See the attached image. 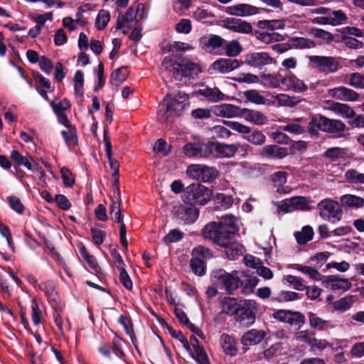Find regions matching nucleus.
I'll return each mask as SVG.
<instances>
[{
    "label": "nucleus",
    "instance_id": "obj_3",
    "mask_svg": "<svg viewBox=\"0 0 364 364\" xmlns=\"http://www.w3.org/2000/svg\"><path fill=\"white\" fill-rule=\"evenodd\" d=\"M212 195L210 188L200 183H193L186 188L183 198L186 204L203 205L210 200Z\"/></svg>",
    "mask_w": 364,
    "mask_h": 364
},
{
    "label": "nucleus",
    "instance_id": "obj_64",
    "mask_svg": "<svg viewBox=\"0 0 364 364\" xmlns=\"http://www.w3.org/2000/svg\"><path fill=\"white\" fill-rule=\"evenodd\" d=\"M7 200L10 207L17 213L22 214L24 212V205L18 197L11 196L7 198Z\"/></svg>",
    "mask_w": 364,
    "mask_h": 364
},
{
    "label": "nucleus",
    "instance_id": "obj_34",
    "mask_svg": "<svg viewBox=\"0 0 364 364\" xmlns=\"http://www.w3.org/2000/svg\"><path fill=\"white\" fill-rule=\"evenodd\" d=\"M330 109L336 113L339 114L348 119H351L355 115V111L348 105L346 104L331 102L330 104Z\"/></svg>",
    "mask_w": 364,
    "mask_h": 364
},
{
    "label": "nucleus",
    "instance_id": "obj_33",
    "mask_svg": "<svg viewBox=\"0 0 364 364\" xmlns=\"http://www.w3.org/2000/svg\"><path fill=\"white\" fill-rule=\"evenodd\" d=\"M314 232L311 226L305 225L301 231L295 232L294 235L296 242L300 245H304L313 240Z\"/></svg>",
    "mask_w": 364,
    "mask_h": 364
},
{
    "label": "nucleus",
    "instance_id": "obj_5",
    "mask_svg": "<svg viewBox=\"0 0 364 364\" xmlns=\"http://www.w3.org/2000/svg\"><path fill=\"white\" fill-rule=\"evenodd\" d=\"M186 174L188 177L203 183H211L219 176L216 168L205 164H191L188 166Z\"/></svg>",
    "mask_w": 364,
    "mask_h": 364
},
{
    "label": "nucleus",
    "instance_id": "obj_51",
    "mask_svg": "<svg viewBox=\"0 0 364 364\" xmlns=\"http://www.w3.org/2000/svg\"><path fill=\"white\" fill-rule=\"evenodd\" d=\"M347 154V150L340 147H331L328 149L323 156L329 159L331 161H335L338 159H343Z\"/></svg>",
    "mask_w": 364,
    "mask_h": 364
},
{
    "label": "nucleus",
    "instance_id": "obj_16",
    "mask_svg": "<svg viewBox=\"0 0 364 364\" xmlns=\"http://www.w3.org/2000/svg\"><path fill=\"white\" fill-rule=\"evenodd\" d=\"M199 210L195 205L186 203L181 205L176 210L177 218L186 224L193 223L197 220Z\"/></svg>",
    "mask_w": 364,
    "mask_h": 364
},
{
    "label": "nucleus",
    "instance_id": "obj_18",
    "mask_svg": "<svg viewBox=\"0 0 364 364\" xmlns=\"http://www.w3.org/2000/svg\"><path fill=\"white\" fill-rule=\"evenodd\" d=\"M240 280L241 282V294L249 295L253 293L255 288L259 282L257 276L252 275L250 270L240 272Z\"/></svg>",
    "mask_w": 364,
    "mask_h": 364
},
{
    "label": "nucleus",
    "instance_id": "obj_63",
    "mask_svg": "<svg viewBox=\"0 0 364 364\" xmlns=\"http://www.w3.org/2000/svg\"><path fill=\"white\" fill-rule=\"evenodd\" d=\"M200 93L208 97L210 100L213 101H218L223 100V94L220 91L218 88H205V90H200Z\"/></svg>",
    "mask_w": 364,
    "mask_h": 364
},
{
    "label": "nucleus",
    "instance_id": "obj_10",
    "mask_svg": "<svg viewBox=\"0 0 364 364\" xmlns=\"http://www.w3.org/2000/svg\"><path fill=\"white\" fill-rule=\"evenodd\" d=\"M223 26L235 33L250 34L253 28L250 23L238 18H226L222 21Z\"/></svg>",
    "mask_w": 364,
    "mask_h": 364
},
{
    "label": "nucleus",
    "instance_id": "obj_59",
    "mask_svg": "<svg viewBox=\"0 0 364 364\" xmlns=\"http://www.w3.org/2000/svg\"><path fill=\"white\" fill-rule=\"evenodd\" d=\"M284 279L289 284L293 286L295 290L303 291L306 288L304 280L301 277L289 274L285 276Z\"/></svg>",
    "mask_w": 364,
    "mask_h": 364
},
{
    "label": "nucleus",
    "instance_id": "obj_32",
    "mask_svg": "<svg viewBox=\"0 0 364 364\" xmlns=\"http://www.w3.org/2000/svg\"><path fill=\"white\" fill-rule=\"evenodd\" d=\"M220 302L223 307L222 312H225L226 314L230 316H235L240 306L243 303L242 301H238L237 299L232 297H224Z\"/></svg>",
    "mask_w": 364,
    "mask_h": 364
},
{
    "label": "nucleus",
    "instance_id": "obj_17",
    "mask_svg": "<svg viewBox=\"0 0 364 364\" xmlns=\"http://www.w3.org/2000/svg\"><path fill=\"white\" fill-rule=\"evenodd\" d=\"M329 118L318 114L311 117L308 124V132L311 136H318V131L327 132Z\"/></svg>",
    "mask_w": 364,
    "mask_h": 364
},
{
    "label": "nucleus",
    "instance_id": "obj_31",
    "mask_svg": "<svg viewBox=\"0 0 364 364\" xmlns=\"http://www.w3.org/2000/svg\"><path fill=\"white\" fill-rule=\"evenodd\" d=\"M220 341L222 348L225 354L230 356L237 355V348L236 346V341L232 336L227 333H223L220 337Z\"/></svg>",
    "mask_w": 364,
    "mask_h": 364
},
{
    "label": "nucleus",
    "instance_id": "obj_20",
    "mask_svg": "<svg viewBox=\"0 0 364 364\" xmlns=\"http://www.w3.org/2000/svg\"><path fill=\"white\" fill-rule=\"evenodd\" d=\"M242 109L231 104H222L215 106L213 112L217 115L223 117L232 118L242 116Z\"/></svg>",
    "mask_w": 364,
    "mask_h": 364
},
{
    "label": "nucleus",
    "instance_id": "obj_8",
    "mask_svg": "<svg viewBox=\"0 0 364 364\" xmlns=\"http://www.w3.org/2000/svg\"><path fill=\"white\" fill-rule=\"evenodd\" d=\"M274 318L290 326H297L300 328L306 322L305 316L300 311L279 309L272 314Z\"/></svg>",
    "mask_w": 364,
    "mask_h": 364
},
{
    "label": "nucleus",
    "instance_id": "obj_44",
    "mask_svg": "<svg viewBox=\"0 0 364 364\" xmlns=\"http://www.w3.org/2000/svg\"><path fill=\"white\" fill-rule=\"evenodd\" d=\"M223 49L225 50V54L228 57H236L242 51V45L237 40H232L229 42L226 41Z\"/></svg>",
    "mask_w": 364,
    "mask_h": 364
},
{
    "label": "nucleus",
    "instance_id": "obj_52",
    "mask_svg": "<svg viewBox=\"0 0 364 364\" xmlns=\"http://www.w3.org/2000/svg\"><path fill=\"white\" fill-rule=\"evenodd\" d=\"M336 42H343L345 45L350 49H359L363 48V43L358 39L346 36H336Z\"/></svg>",
    "mask_w": 364,
    "mask_h": 364
},
{
    "label": "nucleus",
    "instance_id": "obj_4",
    "mask_svg": "<svg viewBox=\"0 0 364 364\" xmlns=\"http://www.w3.org/2000/svg\"><path fill=\"white\" fill-rule=\"evenodd\" d=\"M223 124L240 134H245L244 138L253 145H262L266 141V136L261 131H259L257 129L252 131V129L250 127L233 121L224 120Z\"/></svg>",
    "mask_w": 364,
    "mask_h": 364
},
{
    "label": "nucleus",
    "instance_id": "obj_15",
    "mask_svg": "<svg viewBox=\"0 0 364 364\" xmlns=\"http://www.w3.org/2000/svg\"><path fill=\"white\" fill-rule=\"evenodd\" d=\"M282 85L285 87L286 90H292L295 92H304L308 90L304 82L290 71L282 77Z\"/></svg>",
    "mask_w": 364,
    "mask_h": 364
},
{
    "label": "nucleus",
    "instance_id": "obj_47",
    "mask_svg": "<svg viewBox=\"0 0 364 364\" xmlns=\"http://www.w3.org/2000/svg\"><path fill=\"white\" fill-rule=\"evenodd\" d=\"M111 200L112 203L109 206V212L112 219L115 223H121L123 221V215L120 208V201L117 198L114 200L113 198H111Z\"/></svg>",
    "mask_w": 364,
    "mask_h": 364
},
{
    "label": "nucleus",
    "instance_id": "obj_56",
    "mask_svg": "<svg viewBox=\"0 0 364 364\" xmlns=\"http://www.w3.org/2000/svg\"><path fill=\"white\" fill-rule=\"evenodd\" d=\"M309 200L307 198L304 196H296L292 197L290 199V203L291 206L294 208L301 210H309L310 208L309 207Z\"/></svg>",
    "mask_w": 364,
    "mask_h": 364
},
{
    "label": "nucleus",
    "instance_id": "obj_19",
    "mask_svg": "<svg viewBox=\"0 0 364 364\" xmlns=\"http://www.w3.org/2000/svg\"><path fill=\"white\" fill-rule=\"evenodd\" d=\"M329 95L341 101L355 102L358 100L359 94L344 86H339L328 90Z\"/></svg>",
    "mask_w": 364,
    "mask_h": 364
},
{
    "label": "nucleus",
    "instance_id": "obj_35",
    "mask_svg": "<svg viewBox=\"0 0 364 364\" xmlns=\"http://www.w3.org/2000/svg\"><path fill=\"white\" fill-rule=\"evenodd\" d=\"M68 131L63 130L61 132V135L64 139L67 146L71 150L74 146L78 144L77 132L75 127H67Z\"/></svg>",
    "mask_w": 364,
    "mask_h": 364
},
{
    "label": "nucleus",
    "instance_id": "obj_55",
    "mask_svg": "<svg viewBox=\"0 0 364 364\" xmlns=\"http://www.w3.org/2000/svg\"><path fill=\"white\" fill-rule=\"evenodd\" d=\"M311 33L314 37L323 39V40L326 41L327 43H331L333 41H336V40L337 39L336 36H334L330 32L326 31L321 28H311Z\"/></svg>",
    "mask_w": 364,
    "mask_h": 364
},
{
    "label": "nucleus",
    "instance_id": "obj_41",
    "mask_svg": "<svg viewBox=\"0 0 364 364\" xmlns=\"http://www.w3.org/2000/svg\"><path fill=\"white\" fill-rule=\"evenodd\" d=\"M303 297V294L291 291H281L273 300L279 303L289 302L300 299Z\"/></svg>",
    "mask_w": 364,
    "mask_h": 364
},
{
    "label": "nucleus",
    "instance_id": "obj_21",
    "mask_svg": "<svg viewBox=\"0 0 364 364\" xmlns=\"http://www.w3.org/2000/svg\"><path fill=\"white\" fill-rule=\"evenodd\" d=\"M324 283L333 291H346L352 287L351 283L347 279L341 278L338 275L328 276Z\"/></svg>",
    "mask_w": 364,
    "mask_h": 364
},
{
    "label": "nucleus",
    "instance_id": "obj_28",
    "mask_svg": "<svg viewBox=\"0 0 364 364\" xmlns=\"http://www.w3.org/2000/svg\"><path fill=\"white\" fill-rule=\"evenodd\" d=\"M38 288L44 292L49 301L58 304L59 296L55 291V284L53 280H48L38 284Z\"/></svg>",
    "mask_w": 364,
    "mask_h": 364
},
{
    "label": "nucleus",
    "instance_id": "obj_53",
    "mask_svg": "<svg viewBox=\"0 0 364 364\" xmlns=\"http://www.w3.org/2000/svg\"><path fill=\"white\" fill-rule=\"evenodd\" d=\"M31 75L36 82L43 88L47 90L49 92H53L54 90V87H51L50 81L48 78H46L38 71L32 70Z\"/></svg>",
    "mask_w": 364,
    "mask_h": 364
},
{
    "label": "nucleus",
    "instance_id": "obj_11",
    "mask_svg": "<svg viewBox=\"0 0 364 364\" xmlns=\"http://www.w3.org/2000/svg\"><path fill=\"white\" fill-rule=\"evenodd\" d=\"M244 63L250 67L262 68L265 65L276 63V60L267 52H254L245 56Z\"/></svg>",
    "mask_w": 364,
    "mask_h": 364
},
{
    "label": "nucleus",
    "instance_id": "obj_9",
    "mask_svg": "<svg viewBox=\"0 0 364 364\" xmlns=\"http://www.w3.org/2000/svg\"><path fill=\"white\" fill-rule=\"evenodd\" d=\"M212 146H210L211 154L215 151L218 157L221 158H231L233 157L239 149L244 151L247 150L249 146L247 144H225L218 141H209Z\"/></svg>",
    "mask_w": 364,
    "mask_h": 364
},
{
    "label": "nucleus",
    "instance_id": "obj_22",
    "mask_svg": "<svg viewBox=\"0 0 364 364\" xmlns=\"http://www.w3.org/2000/svg\"><path fill=\"white\" fill-rule=\"evenodd\" d=\"M257 11L258 8L247 4H239L237 5L228 6L225 9L227 14L237 16H251L257 14Z\"/></svg>",
    "mask_w": 364,
    "mask_h": 364
},
{
    "label": "nucleus",
    "instance_id": "obj_27",
    "mask_svg": "<svg viewBox=\"0 0 364 364\" xmlns=\"http://www.w3.org/2000/svg\"><path fill=\"white\" fill-rule=\"evenodd\" d=\"M241 117L256 125L264 124L267 121V117L262 112L247 108L242 109Z\"/></svg>",
    "mask_w": 364,
    "mask_h": 364
},
{
    "label": "nucleus",
    "instance_id": "obj_13",
    "mask_svg": "<svg viewBox=\"0 0 364 364\" xmlns=\"http://www.w3.org/2000/svg\"><path fill=\"white\" fill-rule=\"evenodd\" d=\"M200 43L203 44V48L206 52L211 54H221V50L223 49L226 40L221 36L215 34H210L208 38L200 39Z\"/></svg>",
    "mask_w": 364,
    "mask_h": 364
},
{
    "label": "nucleus",
    "instance_id": "obj_30",
    "mask_svg": "<svg viewBox=\"0 0 364 364\" xmlns=\"http://www.w3.org/2000/svg\"><path fill=\"white\" fill-rule=\"evenodd\" d=\"M229 273L224 269H218L213 270L211 273V282L213 285L218 288L225 289L226 291Z\"/></svg>",
    "mask_w": 364,
    "mask_h": 364
},
{
    "label": "nucleus",
    "instance_id": "obj_42",
    "mask_svg": "<svg viewBox=\"0 0 364 364\" xmlns=\"http://www.w3.org/2000/svg\"><path fill=\"white\" fill-rule=\"evenodd\" d=\"M257 26L261 29H269L274 31L276 29H283L285 26L284 20H260L257 22Z\"/></svg>",
    "mask_w": 364,
    "mask_h": 364
},
{
    "label": "nucleus",
    "instance_id": "obj_57",
    "mask_svg": "<svg viewBox=\"0 0 364 364\" xmlns=\"http://www.w3.org/2000/svg\"><path fill=\"white\" fill-rule=\"evenodd\" d=\"M276 100L279 105L289 107H294L300 102L298 97H290L286 94L277 95Z\"/></svg>",
    "mask_w": 364,
    "mask_h": 364
},
{
    "label": "nucleus",
    "instance_id": "obj_14",
    "mask_svg": "<svg viewBox=\"0 0 364 364\" xmlns=\"http://www.w3.org/2000/svg\"><path fill=\"white\" fill-rule=\"evenodd\" d=\"M309 59L321 70H327L330 73H336L340 68L339 62L333 57L312 55Z\"/></svg>",
    "mask_w": 364,
    "mask_h": 364
},
{
    "label": "nucleus",
    "instance_id": "obj_24",
    "mask_svg": "<svg viewBox=\"0 0 364 364\" xmlns=\"http://www.w3.org/2000/svg\"><path fill=\"white\" fill-rule=\"evenodd\" d=\"M263 330L251 329L245 333L241 338V343L244 346H251L260 343L265 337Z\"/></svg>",
    "mask_w": 364,
    "mask_h": 364
},
{
    "label": "nucleus",
    "instance_id": "obj_37",
    "mask_svg": "<svg viewBox=\"0 0 364 364\" xmlns=\"http://www.w3.org/2000/svg\"><path fill=\"white\" fill-rule=\"evenodd\" d=\"M341 202L350 208H360L364 207V198L351 194H346L341 197Z\"/></svg>",
    "mask_w": 364,
    "mask_h": 364
},
{
    "label": "nucleus",
    "instance_id": "obj_29",
    "mask_svg": "<svg viewBox=\"0 0 364 364\" xmlns=\"http://www.w3.org/2000/svg\"><path fill=\"white\" fill-rule=\"evenodd\" d=\"M144 9V4H138L136 9L131 6L127 10L125 15L123 16L125 18L126 26L127 28H131L132 23L134 21H137L142 18Z\"/></svg>",
    "mask_w": 364,
    "mask_h": 364
},
{
    "label": "nucleus",
    "instance_id": "obj_26",
    "mask_svg": "<svg viewBox=\"0 0 364 364\" xmlns=\"http://www.w3.org/2000/svg\"><path fill=\"white\" fill-rule=\"evenodd\" d=\"M185 106L186 105H183V102H180L176 98H170L165 105H162V107H164V111L161 115L160 120L163 122L168 121L174 112L183 109Z\"/></svg>",
    "mask_w": 364,
    "mask_h": 364
},
{
    "label": "nucleus",
    "instance_id": "obj_49",
    "mask_svg": "<svg viewBox=\"0 0 364 364\" xmlns=\"http://www.w3.org/2000/svg\"><path fill=\"white\" fill-rule=\"evenodd\" d=\"M110 20V13L105 9L99 11L95 19V27L98 31L104 30Z\"/></svg>",
    "mask_w": 364,
    "mask_h": 364
},
{
    "label": "nucleus",
    "instance_id": "obj_39",
    "mask_svg": "<svg viewBox=\"0 0 364 364\" xmlns=\"http://www.w3.org/2000/svg\"><path fill=\"white\" fill-rule=\"evenodd\" d=\"M346 129V126L341 120L329 119L326 133L337 134L338 137H344L346 134L343 132Z\"/></svg>",
    "mask_w": 364,
    "mask_h": 364
},
{
    "label": "nucleus",
    "instance_id": "obj_45",
    "mask_svg": "<svg viewBox=\"0 0 364 364\" xmlns=\"http://www.w3.org/2000/svg\"><path fill=\"white\" fill-rule=\"evenodd\" d=\"M307 316L311 328L318 331H323L327 328L328 323L327 321L317 316L316 314L311 311L308 312Z\"/></svg>",
    "mask_w": 364,
    "mask_h": 364
},
{
    "label": "nucleus",
    "instance_id": "obj_43",
    "mask_svg": "<svg viewBox=\"0 0 364 364\" xmlns=\"http://www.w3.org/2000/svg\"><path fill=\"white\" fill-rule=\"evenodd\" d=\"M191 271L198 276H203L206 273V265L203 259L194 257L190 260Z\"/></svg>",
    "mask_w": 364,
    "mask_h": 364
},
{
    "label": "nucleus",
    "instance_id": "obj_61",
    "mask_svg": "<svg viewBox=\"0 0 364 364\" xmlns=\"http://www.w3.org/2000/svg\"><path fill=\"white\" fill-rule=\"evenodd\" d=\"M192 255L194 257H200L202 259H210L213 257V255L210 249L208 247L198 245L196 247H194L192 250Z\"/></svg>",
    "mask_w": 364,
    "mask_h": 364
},
{
    "label": "nucleus",
    "instance_id": "obj_50",
    "mask_svg": "<svg viewBox=\"0 0 364 364\" xmlns=\"http://www.w3.org/2000/svg\"><path fill=\"white\" fill-rule=\"evenodd\" d=\"M344 176L347 182L350 184H364V173H360L355 169H348Z\"/></svg>",
    "mask_w": 364,
    "mask_h": 364
},
{
    "label": "nucleus",
    "instance_id": "obj_36",
    "mask_svg": "<svg viewBox=\"0 0 364 364\" xmlns=\"http://www.w3.org/2000/svg\"><path fill=\"white\" fill-rule=\"evenodd\" d=\"M283 76L280 73H278L277 75L273 74H265L262 73L260 75V77L262 79V83L269 87L272 88H277L282 84V77Z\"/></svg>",
    "mask_w": 364,
    "mask_h": 364
},
{
    "label": "nucleus",
    "instance_id": "obj_38",
    "mask_svg": "<svg viewBox=\"0 0 364 364\" xmlns=\"http://www.w3.org/2000/svg\"><path fill=\"white\" fill-rule=\"evenodd\" d=\"M240 277V272L235 270L232 271L231 273H229L226 288V292L228 294H234L235 291L240 288L241 286Z\"/></svg>",
    "mask_w": 364,
    "mask_h": 364
},
{
    "label": "nucleus",
    "instance_id": "obj_54",
    "mask_svg": "<svg viewBox=\"0 0 364 364\" xmlns=\"http://www.w3.org/2000/svg\"><path fill=\"white\" fill-rule=\"evenodd\" d=\"M184 236V233L178 229H173L169 231V232L165 235L162 240L166 245L171 243L177 242L180 241Z\"/></svg>",
    "mask_w": 364,
    "mask_h": 364
},
{
    "label": "nucleus",
    "instance_id": "obj_40",
    "mask_svg": "<svg viewBox=\"0 0 364 364\" xmlns=\"http://www.w3.org/2000/svg\"><path fill=\"white\" fill-rule=\"evenodd\" d=\"M289 39L291 42V49H306L314 48L316 46L315 42L309 38L303 37H291Z\"/></svg>",
    "mask_w": 364,
    "mask_h": 364
},
{
    "label": "nucleus",
    "instance_id": "obj_60",
    "mask_svg": "<svg viewBox=\"0 0 364 364\" xmlns=\"http://www.w3.org/2000/svg\"><path fill=\"white\" fill-rule=\"evenodd\" d=\"M244 95L250 102L256 105H264L265 103V98L259 95V92L256 90H247L245 92Z\"/></svg>",
    "mask_w": 364,
    "mask_h": 364
},
{
    "label": "nucleus",
    "instance_id": "obj_62",
    "mask_svg": "<svg viewBox=\"0 0 364 364\" xmlns=\"http://www.w3.org/2000/svg\"><path fill=\"white\" fill-rule=\"evenodd\" d=\"M348 84L355 88L364 89V73H353L350 74Z\"/></svg>",
    "mask_w": 364,
    "mask_h": 364
},
{
    "label": "nucleus",
    "instance_id": "obj_7",
    "mask_svg": "<svg viewBox=\"0 0 364 364\" xmlns=\"http://www.w3.org/2000/svg\"><path fill=\"white\" fill-rule=\"evenodd\" d=\"M256 302L253 300H244L235 316V321L244 327H250L256 319Z\"/></svg>",
    "mask_w": 364,
    "mask_h": 364
},
{
    "label": "nucleus",
    "instance_id": "obj_25",
    "mask_svg": "<svg viewBox=\"0 0 364 364\" xmlns=\"http://www.w3.org/2000/svg\"><path fill=\"white\" fill-rule=\"evenodd\" d=\"M240 64L241 63L237 59L220 58L212 64V67L221 73H227L239 68Z\"/></svg>",
    "mask_w": 364,
    "mask_h": 364
},
{
    "label": "nucleus",
    "instance_id": "obj_1",
    "mask_svg": "<svg viewBox=\"0 0 364 364\" xmlns=\"http://www.w3.org/2000/svg\"><path fill=\"white\" fill-rule=\"evenodd\" d=\"M237 228L232 216L223 217L219 222L208 223L202 230L205 239L225 248L226 257L234 260L242 255V248L237 242L232 241Z\"/></svg>",
    "mask_w": 364,
    "mask_h": 364
},
{
    "label": "nucleus",
    "instance_id": "obj_48",
    "mask_svg": "<svg viewBox=\"0 0 364 364\" xmlns=\"http://www.w3.org/2000/svg\"><path fill=\"white\" fill-rule=\"evenodd\" d=\"M79 252L81 257L87 264V265L95 272H97L99 265L94 256L91 255L88 252L85 245H82L79 247Z\"/></svg>",
    "mask_w": 364,
    "mask_h": 364
},
{
    "label": "nucleus",
    "instance_id": "obj_58",
    "mask_svg": "<svg viewBox=\"0 0 364 364\" xmlns=\"http://www.w3.org/2000/svg\"><path fill=\"white\" fill-rule=\"evenodd\" d=\"M61 177L65 187L71 188L75 184V180L71 171L66 166L60 168Z\"/></svg>",
    "mask_w": 364,
    "mask_h": 364
},
{
    "label": "nucleus",
    "instance_id": "obj_23",
    "mask_svg": "<svg viewBox=\"0 0 364 364\" xmlns=\"http://www.w3.org/2000/svg\"><path fill=\"white\" fill-rule=\"evenodd\" d=\"M259 155L262 158L282 159L288 155V150L277 145H267L263 147Z\"/></svg>",
    "mask_w": 364,
    "mask_h": 364
},
{
    "label": "nucleus",
    "instance_id": "obj_2",
    "mask_svg": "<svg viewBox=\"0 0 364 364\" xmlns=\"http://www.w3.org/2000/svg\"><path fill=\"white\" fill-rule=\"evenodd\" d=\"M165 70L171 72L176 80L196 75L201 70L198 65L178 55L166 56L162 62Z\"/></svg>",
    "mask_w": 364,
    "mask_h": 364
},
{
    "label": "nucleus",
    "instance_id": "obj_6",
    "mask_svg": "<svg viewBox=\"0 0 364 364\" xmlns=\"http://www.w3.org/2000/svg\"><path fill=\"white\" fill-rule=\"evenodd\" d=\"M320 216L331 223L341 220L343 215V210L341 205L331 198H326L318 204Z\"/></svg>",
    "mask_w": 364,
    "mask_h": 364
},
{
    "label": "nucleus",
    "instance_id": "obj_46",
    "mask_svg": "<svg viewBox=\"0 0 364 364\" xmlns=\"http://www.w3.org/2000/svg\"><path fill=\"white\" fill-rule=\"evenodd\" d=\"M190 356L198 364H210L209 358L204 348H199L194 351L190 347V350H186Z\"/></svg>",
    "mask_w": 364,
    "mask_h": 364
},
{
    "label": "nucleus",
    "instance_id": "obj_12",
    "mask_svg": "<svg viewBox=\"0 0 364 364\" xmlns=\"http://www.w3.org/2000/svg\"><path fill=\"white\" fill-rule=\"evenodd\" d=\"M209 141L205 144L187 143L183 147V154L188 157L205 158L211 154Z\"/></svg>",
    "mask_w": 364,
    "mask_h": 364
}]
</instances>
